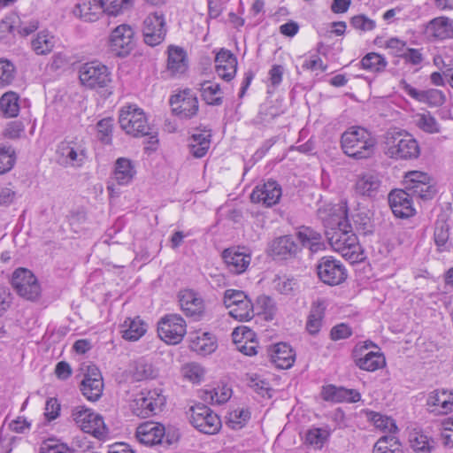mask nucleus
I'll use <instances>...</instances> for the list:
<instances>
[{
    "label": "nucleus",
    "instance_id": "nucleus-1",
    "mask_svg": "<svg viewBox=\"0 0 453 453\" xmlns=\"http://www.w3.org/2000/svg\"><path fill=\"white\" fill-rule=\"evenodd\" d=\"M342 214H333L327 217L319 215L325 226V234L332 249L340 253L350 263L364 259V253L358 242L353 226L349 223L348 211L345 205H341Z\"/></svg>",
    "mask_w": 453,
    "mask_h": 453
},
{
    "label": "nucleus",
    "instance_id": "nucleus-2",
    "mask_svg": "<svg viewBox=\"0 0 453 453\" xmlns=\"http://www.w3.org/2000/svg\"><path fill=\"white\" fill-rule=\"evenodd\" d=\"M377 140L366 128L353 126L341 136V147L345 155L357 160L367 159L375 153Z\"/></svg>",
    "mask_w": 453,
    "mask_h": 453
},
{
    "label": "nucleus",
    "instance_id": "nucleus-3",
    "mask_svg": "<svg viewBox=\"0 0 453 453\" xmlns=\"http://www.w3.org/2000/svg\"><path fill=\"white\" fill-rule=\"evenodd\" d=\"M383 144L385 155L393 159L411 160L418 158L420 154L416 139L396 128L386 132Z\"/></svg>",
    "mask_w": 453,
    "mask_h": 453
},
{
    "label": "nucleus",
    "instance_id": "nucleus-4",
    "mask_svg": "<svg viewBox=\"0 0 453 453\" xmlns=\"http://www.w3.org/2000/svg\"><path fill=\"white\" fill-rule=\"evenodd\" d=\"M119 122L127 134L134 137L150 135L149 143L151 145L157 143V135L151 134L144 111L136 105L123 106L119 111Z\"/></svg>",
    "mask_w": 453,
    "mask_h": 453
},
{
    "label": "nucleus",
    "instance_id": "nucleus-5",
    "mask_svg": "<svg viewBox=\"0 0 453 453\" xmlns=\"http://www.w3.org/2000/svg\"><path fill=\"white\" fill-rule=\"evenodd\" d=\"M404 188L415 198L423 201L431 200L437 193L434 180L426 173L411 171L403 178Z\"/></svg>",
    "mask_w": 453,
    "mask_h": 453
},
{
    "label": "nucleus",
    "instance_id": "nucleus-6",
    "mask_svg": "<svg viewBox=\"0 0 453 453\" xmlns=\"http://www.w3.org/2000/svg\"><path fill=\"white\" fill-rule=\"evenodd\" d=\"M79 79L89 89L108 88L112 81L109 68L98 61L83 64L79 69Z\"/></svg>",
    "mask_w": 453,
    "mask_h": 453
},
{
    "label": "nucleus",
    "instance_id": "nucleus-7",
    "mask_svg": "<svg viewBox=\"0 0 453 453\" xmlns=\"http://www.w3.org/2000/svg\"><path fill=\"white\" fill-rule=\"evenodd\" d=\"M165 403L161 389L142 390L134 398L131 410L137 417L146 418L155 415Z\"/></svg>",
    "mask_w": 453,
    "mask_h": 453
},
{
    "label": "nucleus",
    "instance_id": "nucleus-8",
    "mask_svg": "<svg viewBox=\"0 0 453 453\" xmlns=\"http://www.w3.org/2000/svg\"><path fill=\"white\" fill-rule=\"evenodd\" d=\"M72 418L75 424L85 433L91 434L96 438L107 434V428L103 417L85 406H77L72 410Z\"/></svg>",
    "mask_w": 453,
    "mask_h": 453
},
{
    "label": "nucleus",
    "instance_id": "nucleus-9",
    "mask_svg": "<svg viewBox=\"0 0 453 453\" xmlns=\"http://www.w3.org/2000/svg\"><path fill=\"white\" fill-rule=\"evenodd\" d=\"M189 415L190 423L203 434H216L221 428L219 417L203 403L190 407Z\"/></svg>",
    "mask_w": 453,
    "mask_h": 453
},
{
    "label": "nucleus",
    "instance_id": "nucleus-10",
    "mask_svg": "<svg viewBox=\"0 0 453 453\" xmlns=\"http://www.w3.org/2000/svg\"><path fill=\"white\" fill-rule=\"evenodd\" d=\"M12 286L17 294L29 301H35L41 296V287L34 273L26 268L16 269L12 277Z\"/></svg>",
    "mask_w": 453,
    "mask_h": 453
},
{
    "label": "nucleus",
    "instance_id": "nucleus-11",
    "mask_svg": "<svg viewBox=\"0 0 453 453\" xmlns=\"http://www.w3.org/2000/svg\"><path fill=\"white\" fill-rule=\"evenodd\" d=\"M319 280L326 285L336 286L347 278V271L340 260L334 257H322L316 265Z\"/></svg>",
    "mask_w": 453,
    "mask_h": 453
},
{
    "label": "nucleus",
    "instance_id": "nucleus-12",
    "mask_svg": "<svg viewBox=\"0 0 453 453\" xmlns=\"http://www.w3.org/2000/svg\"><path fill=\"white\" fill-rule=\"evenodd\" d=\"M187 325L178 314H167L157 324L158 336L168 344H178L186 334Z\"/></svg>",
    "mask_w": 453,
    "mask_h": 453
},
{
    "label": "nucleus",
    "instance_id": "nucleus-13",
    "mask_svg": "<svg viewBox=\"0 0 453 453\" xmlns=\"http://www.w3.org/2000/svg\"><path fill=\"white\" fill-rule=\"evenodd\" d=\"M170 104L173 113L180 119H188L198 111V100L190 89H184L172 96Z\"/></svg>",
    "mask_w": 453,
    "mask_h": 453
},
{
    "label": "nucleus",
    "instance_id": "nucleus-14",
    "mask_svg": "<svg viewBox=\"0 0 453 453\" xmlns=\"http://www.w3.org/2000/svg\"><path fill=\"white\" fill-rule=\"evenodd\" d=\"M80 389L86 399L90 402H96L102 396L104 382L102 374L96 366L88 365L87 367Z\"/></svg>",
    "mask_w": 453,
    "mask_h": 453
},
{
    "label": "nucleus",
    "instance_id": "nucleus-15",
    "mask_svg": "<svg viewBox=\"0 0 453 453\" xmlns=\"http://www.w3.org/2000/svg\"><path fill=\"white\" fill-rule=\"evenodd\" d=\"M133 28L126 24L117 27L111 34V50L119 57L127 56L134 45Z\"/></svg>",
    "mask_w": 453,
    "mask_h": 453
},
{
    "label": "nucleus",
    "instance_id": "nucleus-16",
    "mask_svg": "<svg viewBox=\"0 0 453 453\" xmlns=\"http://www.w3.org/2000/svg\"><path fill=\"white\" fill-rule=\"evenodd\" d=\"M142 33L144 42L148 45L156 46L162 42L166 33L163 14L159 12L149 14L143 21Z\"/></svg>",
    "mask_w": 453,
    "mask_h": 453
},
{
    "label": "nucleus",
    "instance_id": "nucleus-17",
    "mask_svg": "<svg viewBox=\"0 0 453 453\" xmlns=\"http://www.w3.org/2000/svg\"><path fill=\"white\" fill-rule=\"evenodd\" d=\"M58 153L61 158L72 166H81L86 161L87 148L82 141H64L58 146Z\"/></svg>",
    "mask_w": 453,
    "mask_h": 453
},
{
    "label": "nucleus",
    "instance_id": "nucleus-18",
    "mask_svg": "<svg viewBox=\"0 0 453 453\" xmlns=\"http://www.w3.org/2000/svg\"><path fill=\"white\" fill-rule=\"evenodd\" d=\"M414 196L404 189H395L388 194V203L394 215L407 219L415 214L412 198Z\"/></svg>",
    "mask_w": 453,
    "mask_h": 453
},
{
    "label": "nucleus",
    "instance_id": "nucleus-19",
    "mask_svg": "<svg viewBox=\"0 0 453 453\" xmlns=\"http://www.w3.org/2000/svg\"><path fill=\"white\" fill-rule=\"evenodd\" d=\"M281 188L275 180L257 186L250 194V200L255 203H262L265 207H271L280 201Z\"/></svg>",
    "mask_w": 453,
    "mask_h": 453
},
{
    "label": "nucleus",
    "instance_id": "nucleus-20",
    "mask_svg": "<svg viewBox=\"0 0 453 453\" xmlns=\"http://www.w3.org/2000/svg\"><path fill=\"white\" fill-rule=\"evenodd\" d=\"M300 249L291 235H283L273 240L268 247V254L274 259H291L297 256Z\"/></svg>",
    "mask_w": 453,
    "mask_h": 453
},
{
    "label": "nucleus",
    "instance_id": "nucleus-21",
    "mask_svg": "<svg viewBox=\"0 0 453 453\" xmlns=\"http://www.w3.org/2000/svg\"><path fill=\"white\" fill-rule=\"evenodd\" d=\"M400 86L409 96L419 103L427 104L430 106H440L446 101L444 93L436 88L418 90L405 81H402Z\"/></svg>",
    "mask_w": 453,
    "mask_h": 453
},
{
    "label": "nucleus",
    "instance_id": "nucleus-22",
    "mask_svg": "<svg viewBox=\"0 0 453 453\" xmlns=\"http://www.w3.org/2000/svg\"><path fill=\"white\" fill-rule=\"evenodd\" d=\"M179 303L186 316L199 319L204 313L203 298L193 290H182L179 294Z\"/></svg>",
    "mask_w": 453,
    "mask_h": 453
},
{
    "label": "nucleus",
    "instance_id": "nucleus-23",
    "mask_svg": "<svg viewBox=\"0 0 453 453\" xmlns=\"http://www.w3.org/2000/svg\"><path fill=\"white\" fill-rule=\"evenodd\" d=\"M222 257L229 272L234 274L244 273L251 261L250 254L240 248L226 249L222 253Z\"/></svg>",
    "mask_w": 453,
    "mask_h": 453
},
{
    "label": "nucleus",
    "instance_id": "nucleus-24",
    "mask_svg": "<svg viewBox=\"0 0 453 453\" xmlns=\"http://www.w3.org/2000/svg\"><path fill=\"white\" fill-rule=\"evenodd\" d=\"M217 74L224 81H230L236 74L237 58L228 50L221 49L215 58Z\"/></svg>",
    "mask_w": 453,
    "mask_h": 453
},
{
    "label": "nucleus",
    "instance_id": "nucleus-25",
    "mask_svg": "<svg viewBox=\"0 0 453 453\" xmlns=\"http://www.w3.org/2000/svg\"><path fill=\"white\" fill-rule=\"evenodd\" d=\"M165 432V426L159 423L144 422L137 427L135 436L141 443L152 446L162 443Z\"/></svg>",
    "mask_w": 453,
    "mask_h": 453
},
{
    "label": "nucleus",
    "instance_id": "nucleus-26",
    "mask_svg": "<svg viewBox=\"0 0 453 453\" xmlns=\"http://www.w3.org/2000/svg\"><path fill=\"white\" fill-rule=\"evenodd\" d=\"M327 303L325 299L318 298L311 303L305 328L311 335H317L324 324Z\"/></svg>",
    "mask_w": 453,
    "mask_h": 453
},
{
    "label": "nucleus",
    "instance_id": "nucleus-27",
    "mask_svg": "<svg viewBox=\"0 0 453 453\" xmlns=\"http://www.w3.org/2000/svg\"><path fill=\"white\" fill-rule=\"evenodd\" d=\"M425 33L434 40L453 38V20L446 17L434 18L426 25Z\"/></svg>",
    "mask_w": 453,
    "mask_h": 453
},
{
    "label": "nucleus",
    "instance_id": "nucleus-28",
    "mask_svg": "<svg viewBox=\"0 0 453 453\" xmlns=\"http://www.w3.org/2000/svg\"><path fill=\"white\" fill-rule=\"evenodd\" d=\"M270 360L278 368H290L295 362V353L291 347L284 342L274 344L269 349Z\"/></svg>",
    "mask_w": 453,
    "mask_h": 453
},
{
    "label": "nucleus",
    "instance_id": "nucleus-29",
    "mask_svg": "<svg viewBox=\"0 0 453 453\" xmlns=\"http://www.w3.org/2000/svg\"><path fill=\"white\" fill-rule=\"evenodd\" d=\"M103 12L100 0H80L73 10L75 17L88 22L97 20Z\"/></svg>",
    "mask_w": 453,
    "mask_h": 453
},
{
    "label": "nucleus",
    "instance_id": "nucleus-30",
    "mask_svg": "<svg viewBox=\"0 0 453 453\" xmlns=\"http://www.w3.org/2000/svg\"><path fill=\"white\" fill-rule=\"evenodd\" d=\"M426 403L434 407L432 411L441 414H448L453 411V392L446 389H436L430 393Z\"/></svg>",
    "mask_w": 453,
    "mask_h": 453
},
{
    "label": "nucleus",
    "instance_id": "nucleus-31",
    "mask_svg": "<svg viewBox=\"0 0 453 453\" xmlns=\"http://www.w3.org/2000/svg\"><path fill=\"white\" fill-rule=\"evenodd\" d=\"M322 395L324 400L336 403L343 401L357 403L361 398L359 392L355 389H347L342 387L338 388L334 385L324 387Z\"/></svg>",
    "mask_w": 453,
    "mask_h": 453
},
{
    "label": "nucleus",
    "instance_id": "nucleus-32",
    "mask_svg": "<svg viewBox=\"0 0 453 453\" xmlns=\"http://www.w3.org/2000/svg\"><path fill=\"white\" fill-rule=\"evenodd\" d=\"M135 173L136 171L132 161L126 157H119L115 163L111 180L118 185H127L132 181Z\"/></svg>",
    "mask_w": 453,
    "mask_h": 453
},
{
    "label": "nucleus",
    "instance_id": "nucleus-33",
    "mask_svg": "<svg viewBox=\"0 0 453 453\" xmlns=\"http://www.w3.org/2000/svg\"><path fill=\"white\" fill-rule=\"evenodd\" d=\"M296 235L302 245L313 253L324 249L322 234L311 227H301Z\"/></svg>",
    "mask_w": 453,
    "mask_h": 453
},
{
    "label": "nucleus",
    "instance_id": "nucleus-34",
    "mask_svg": "<svg viewBox=\"0 0 453 453\" xmlns=\"http://www.w3.org/2000/svg\"><path fill=\"white\" fill-rule=\"evenodd\" d=\"M190 348L198 354L209 355L216 349L217 343L211 334L207 332L196 333L191 337Z\"/></svg>",
    "mask_w": 453,
    "mask_h": 453
},
{
    "label": "nucleus",
    "instance_id": "nucleus-35",
    "mask_svg": "<svg viewBox=\"0 0 453 453\" xmlns=\"http://www.w3.org/2000/svg\"><path fill=\"white\" fill-rule=\"evenodd\" d=\"M355 363L361 370L374 372L385 366L386 359L384 355L380 351H369L364 354L363 357H358L356 355Z\"/></svg>",
    "mask_w": 453,
    "mask_h": 453
},
{
    "label": "nucleus",
    "instance_id": "nucleus-36",
    "mask_svg": "<svg viewBox=\"0 0 453 453\" xmlns=\"http://www.w3.org/2000/svg\"><path fill=\"white\" fill-rule=\"evenodd\" d=\"M381 181L378 175L365 173L356 182V190L362 196L374 197L380 188Z\"/></svg>",
    "mask_w": 453,
    "mask_h": 453
},
{
    "label": "nucleus",
    "instance_id": "nucleus-37",
    "mask_svg": "<svg viewBox=\"0 0 453 453\" xmlns=\"http://www.w3.org/2000/svg\"><path fill=\"white\" fill-rule=\"evenodd\" d=\"M167 68L173 75L181 74L187 70L186 53L181 48H169Z\"/></svg>",
    "mask_w": 453,
    "mask_h": 453
},
{
    "label": "nucleus",
    "instance_id": "nucleus-38",
    "mask_svg": "<svg viewBox=\"0 0 453 453\" xmlns=\"http://www.w3.org/2000/svg\"><path fill=\"white\" fill-rule=\"evenodd\" d=\"M211 132L193 134L190 137L189 152L196 158L204 157L211 145Z\"/></svg>",
    "mask_w": 453,
    "mask_h": 453
},
{
    "label": "nucleus",
    "instance_id": "nucleus-39",
    "mask_svg": "<svg viewBox=\"0 0 453 453\" xmlns=\"http://www.w3.org/2000/svg\"><path fill=\"white\" fill-rule=\"evenodd\" d=\"M146 325L139 318H127L122 325V337L125 340L135 342L146 333Z\"/></svg>",
    "mask_w": 453,
    "mask_h": 453
},
{
    "label": "nucleus",
    "instance_id": "nucleus-40",
    "mask_svg": "<svg viewBox=\"0 0 453 453\" xmlns=\"http://www.w3.org/2000/svg\"><path fill=\"white\" fill-rule=\"evenodd\" d=\"M55 46V38L48 31H41L31 40V48L36 55H48Z\"/></svg>",
    "mask_w": 453,
    "mask_h": 453
},
{
    "label": "nucleus",
    "instance_id": "nucleus-41",
    "mask_svg": "<svg viewBox=\"0 0 453 453\" xmlns=\"http://www.w3.org/2000/svg\"><path fill=\"white\" fill-rule=\"evenodd\" d=\"M232 395V389L226 386H218L201 392V399L210 404H222L227 402Z\"/></svg>",
    "mask_w": 453,
    "mask_h": 453
},
{
    "label": "nucleus",
    "instance_id": "nucleus-42",
    "mask_svg": "<svg viewBox=\"0 0 453 453\" xmlns=\"http://www.w3.org/2000/svg\"><path fill=\"white\" fill-rule=\"evenodd\" d=\"M19 110V96L16 92L8 91L0 97V111L4 117L15 118Z\"/></svg>",
    "mask_w": 453,
    "mask_h": 453
},
{
    "label": "nucleus",
    "instance_id": "nucleus-43",
    "mask_svg": "<svg viewBox=\"0 0 453 453\" xmlns=\"http://www.w3.org/2000/svg\"><path fill=\"white\" fill-rule=\"evenodd\" d=\"M409 441L411 449L420 453H432L436 447L434 441L420 431L411 432Z\"/></svg>",
    "mask_w": 453,
    "mask_h": 453
},
{
    "label": "nucleus",
    "instance_id": "nucleus-44",
    "mask_svg": "<svg viewBox=\"0 0 453 453\" xmlns=\"http://www.w3.org/2000/svg\"><path fill=\"white\" fill-rule=\"evenodd\" d=\"M203 100L210 105H220L223 103V92L219 84L206 81L201 84Z\"/></svg>",
    "mask_w": 453,
    "mask_h": 453
},
{
    "label": "nucleus",
    "instance_id": "nucleus-45",
    "mask_svg": "<svg viewBox=\"0 0 453 453\" xmlns=\"http://www.w3.org/2000/svg\"><path fill=\"white\" fill-rule=\"evenodd\" d=\"M363 69L372 73L383 72L388 65L387 60L381 55L371 52L366 54L360 62Z\"/></svg>",
    "mask_w": 453,
    "mask_h": 453
},
{
    "label": "nucleus",
    "instance_id": "nucleus-46",
    "mask_svg": "<svg viewBox=\"0 0 453 453\" xmlns=\"http://www.w3.org/2000/svg\"><path fill=\"white\" fill-rule=\"evenodd\" d=\"M373 450L376 453H402L398 440L392 434L380 437L375 443Z\"/></svg>",
    "mask_w": 453,
    "mask_h": 453
},
{
    "label": "nucleus",
    "instance_id": "nucleus-47",
    "mask_svg": "<svg viewBox=\"0 0 453 453\" xmlns=\"http://www.w3.org/2000/svg\"><path fill=\"white\" fill-rule=\"evenodd\" d=\"M227 308L230 309L229 315L239 321H250L254 317L253 304L250 299Z\"/></svg>",
    "mask_w": 453,
    "mask_h": 453
},
{
    "label": "nucleus",
    "instance_id": "nucleus-48",
    "mask_svg": "<svg viewBox=\"0 0 453 453\" xmlns=\"http://www.w3.org/2000/svg\"><path fill=\"white\" fill-rule=\"evenodd\" d=\"M250 418V413L243 408L234 409L227 413L226 425L232 429L238 430L243 427Z\"/></svg>",
    "mask_w": 453,
    "mask_h": 453
},
{
    "label": "nucleus",
    "instance_id": "nucleus-49",
    "mask_svg": "<svg viewBox=\"0 0 453 453\" xmlns=\"http://www.w3.org/2000/svg\"><path fill=\"white\" fill-rule=\"evenodd\" d=\"M132 373L134 379L138 381L153 379L157 376V371L152 365L142 358L134 362Z\"/></svg>",
    "mask_w": 453,
    "mask_h": 453
},
{
    "label": "nucleus",
    "instance_id": "nucleus-50",
    "mask_svg": "<svg viewBox=\"0 0 453 453\" xmlns=\"http://www.w3.org/2000/svg\"><path fill=\"white\" fill-rule=\"evenodd\" d=\"M414 124L421 130L426 133L439 132V124L430 112L418 113L413 116Z\"/></svg>",
    "mask_w": 453,
    "mask_h": 453
},
{
    "label": "nucleus",
    "instance_id": "nucleus-51",
    "mask_svg": "<svg viewBox=\"0 0 453 453\" xmlns=\"http://www.w3.org/2000/svg\"><path fill=\"white\" fill-rule=\"evenodd\" d=\"M328 437V430L315 427L308 430L305 436V441L315 449H321Z\"/></svg>",
    "mask_w": 453,
    "mask_h": 453
},
{
    "label": "nucleus",
    "instance_id": "nucleus-52",
    "mask_svg": "<svg viewBox=\"0 0 453 453\" xmlns=\"http://www.w3.org/2000/svg\"><path fill=\"white\" fill-rule=\"evenodd\" d=\"M19 21V16L12 14L5 17L0 22V40L4 43L10 42V35H13L16 32V24Z\"/></svg>",
    "mask_w": 453,
    "mask_h": 453
},
{
    "label": "nucleus",
    "instance_id": "nucleus-53",
    "mask_svg": "<svg viewBox=\"0 0 453 453\" xmlns=\"http://www.w3.org/2000/svg\"><path fill=\"white\" fill-rule=\"evenodd\" d=\"M104 12L110 15H118L119 13L129 9L133 4V0H100Z\"/></svg>",
    "mask_w": 453,
    "mask_h": 453
},
{
    "label": "nucleus",
    "instance_id": "nucleus-54",
    "mask_svg": "<svg viewBox=\"0 0 453 453\" xmlns=\"http://www.w3.org/2000/svg\"><path fill=\"white\" fill-rule=\"evenodd\" d=\"M113 119L104 118L96 124L97 135L100 142L104 144H110L112 140Z\"/></svg>",
    "mask_w": 453,
    "mask_h": 453
},
{
    "label": "nucleus",
    "instance_id": "nucleus-55",
    "mask_svg": "<svg viewBox=\"0 0 453 453\" xmlns=\"http://www.w3.org/2000/svg\"><path fill=\"white\" fill-rule=\"evenodd\" d=\"M14 150L10 146H0V174L9 172L14 165Z\"/></svg>",
    "mask_w": 453,
    "mask_h": 453
},
{
    "label": "nucleus",
    "instance_id": "nucleus-56",
    "mask_svg": "<svg viewBox=\"0 0 453 453\" xmlns=\"http://www.w3.org/2000/svg\"><path fill=\"white\" fill-rule=\"evenodd\" d=\"M15 77V67L12 63L0 59V88L10 85Z\"/></svg>",
    "mask_w": 453,
    "mask_h": 453
},
{
    "label": "nucleus",
    "instance_id": "nucleus-57",
    "mask_svg": "<svg viewBox=\"0 0 453 453\" xmlns=\"http://www.w3.org/2000/svg\"><path fill=\"white\" fill-rule=\"evenodd\" d=\"M183 376L193 383H198L202 380L204 375L203 368L196 364L190 363L182 368Z\"/></svg>",
    "mask_w": 453,
    "mask_h": 453
},
{
    "label": "nucleus",
    "instance_id": "nucleus-58",
    "mask_svg": "<svg viewBox=\"0 0 453 453\" xmlns=\"http://www.w3.org/2000/svg\"><path fill=\"white\" fill-rule=\"evenodd\" d=\"M249 386L263 397H271V388L267 381L261 379L258 375H252L249 380Z\"/></svg>",
    "mask_w": 453,
    "mask_h": 453
},
{
    "label": "nucleus",
    "instance_id": "nucleus-59",
    "mask_svg": "<svg viewBox=\"0 0 453 453\" xmlns=\"http://www.w3.org/2000/svg\"><path fill=\"white\" fill-rule=\"evenodd\" d=\"M350 25L357 30L362 32L372 31L375 28L376 23L364 14H359L350 19Z\"/></svg>",
    "mask_w": 453,
    "mask_h": 453
},
{
    "label": "nucleus",
    "instance_id": "nucleus-60",
    "mask_svg": "<svg viewBox=\"0 0 453 453\" xmlns=\"http://www.w3.org/2000/svg\"><path fill=\"white\" fill-rule=\"evenodd\" d=\"M349 219V223L353 226V230L356 229L357 231H367L368 226H370V218L367 216V214L365 211H357L356 212L352 213Z\"/></svg>",
    "mask_w": 453,
    "mask_h": 453
},
{
    "label": "nucleus",
    "instance_id": "nucleus-61",
    "mask_svg": "<svg viewBox=\"0 0 453 453\" xmlns=\"http://www.w3.org/2000/svg\"><path fill=\"white\" fill-rule=\"evenodd\" d=\"M244 300H249V298L243 291L235 289H227L225 291L224 304L226 308L242 303Z\"/></svg>",
    "mask_w": 453,
    "mask_h": 453
},
{
    "label": "nucleus",
    "instance_id": "nucleus-62",
    "mask_svg": "<svg viewBox=\"0 0 453 453\" xmlns=\"http://www.w3.org/2000/svg\"><path fill=\"white\" fill-rule=\"evenodd\" d=\"M39 27V22L37 19H32L29 20H21L19 18V21L16 24V33L20 36H27L36 31Z\"/></svg>",
    "mask_w": 453,
    "mask_h": 453
},
{
    "label": "nucleus",
    "instance_id": "nucleus-63",
    "mask_svg": "<svg viewBox=\"0 0 453 453\" xmlns=\"http://www.w3.org/2000/svg\"><path fill=\"white\" fill-rule=\"evenodd\" d=\"M40 453H74L73 449L65 444L57 443L52 440H49L42 445Z\"/></svg>",
    "mask_w": 453,
    "mask_h": 453
},
{
    "label": "nucleus",
    "instance_id": "nucleus-64",
    "mask_svg": "<svg viewBox=\"0 0 453 453\" xmlns=\"http://www.w3.org/2000/svg\"><path fill=\"white\" fill-rule=\"evenodd\" d=\"M372 419L376 427L380 428L381 430L388 431L390 434H395L397 431V426L394 420L388 417L375 414Z\"/></svg>",
    "mask_w": 453,
    "mask_h": 453
}]
</instances>
